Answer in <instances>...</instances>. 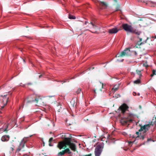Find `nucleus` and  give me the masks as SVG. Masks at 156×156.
<instances>
[{"mask_svg":"<svg viewBox=\"0 0 156 156\" xmlns=\"http://www.w3.org/2000/svg\"><path fill=\"white\" fill-rule=\"evenodd\" d=\"M87 27L88 28H93L96 30L97 29V27L94 25L92 22H90V23H89L87 26Z\"/></svg>","mask_w":156,"mask_h":156,"instance_id":"nucleus-15","label":"nucleus"},{"mask_svg":"<svg viewBox=\"0 0 156 156\" xmlns=\"http://www.w3.org/2000/svg\"><path fill=\"white\" fill-rule=\"evenodd\" d=\"M99 3L102 5V6H105L106 7L107 6V4L105 2L101 1H99Z\"/></svg>","mask_w":156,"mask_h":156,"instance_id":"nucleus-18","label":"nucleus"},{"mask_svg":"<svg viewBox=\"0 0 156 156\" xmlns=\"http://www.w3.org/2000/svg\"><path fill=\"white\" fill-rule=\"evenodd\" d=\"M49 146H53V145L51 144V142H49Z\"/></svg>","mask_w":156,"mask_h":156,"instance_id":"nucleus-32","label":"nucleus"},{"mask_svg":"<svg viewBox=\"0 0 156 156\" xmlns=\"http://www.w3.org/2000/svg\"><path fill=\"white\" fill-rule=\"evenodd\" d=\"M94 94H96V90H94Z\"/></svg>","mask_w":156,"mask_h":156,"instance_id":"nucleus-36","label":"nucleus"},{"mask_svg":"<svg viewBox=\"0 0 156 156\" xmlns=\"http://www.w3.org/2000/svg\"><path fill=\"white\" fill-rule=\"evenodd\" d=\"M28 84H31V83H28Z\"/></svg>","mask_w":156,"mask_h":156,"instance_id":"nucleus-41","label":"nucleus"},{"mask_svg":"<svg viewBox=\"0 0 156 156\" xmlns=\"http://www.w3.org/2000/svg\"><path fill=\"white\" fill-rule=\"evenodd\" d=\"M134 52L136 54V51H131L129 48H127L123 51L121 54L119 53L116 55V57H122L125 55H130L133 52Z\"/></svg>","mask_w":156,"mask_h":156,"instance_id":"nucleus-3","label":"nucleus"},{"mask_svg":"<svg viewBox=\"0 0 156 156\" xmlns=\"http://www.w3.org/2000/svg\"><path fill=\"white\" fill-rule=\"evenodd\" d=\"M156 122V121H154V122ZM153 123L152 121L150 124H147L144 125L143 126H140V128L139 129V132H142L143 133H145L146 132H147L150 129V125L152 124L153 125H154V124H155V123L154 122V124H152Z\"/></svg>","mask_w":156,"mask_h":156,"instance_id":"nucleus-4","label":"nucleus"},{"mask_svg":"<svg viewBox=\"0 0 156 156\" xmlns=\"http://www.w3.org/2000/svg\"><path fill=\"white\" fill-rule=\"evenodd\" d=\"M120 84V83H119L118 85L116 87V85H115L114 86V87L112 88V91L113 92H115L116 91L118 90V87L119 86Z\"/></svg>","mask_w":156,"mask_h":156,"instance_id":"nucleus-16","label":"nucleus"},{"mask_svg":"<svg viewBox=\"0 0 156 156\" xmlns=\"http://www.w3.org/2000/svg\"><path fill=\"white\" fill-rule=\"evenodd\" d=\"M130 33L135 34L137 35H139L141 33V32L140 31H138L137 29H133H133L132 30V32Z\"/></svg>","mask_w":156,"mask_h":156,"instance_id":"nucleus-14","label":"nucleus"},{"mask_svg":"<svg viewBox=\"0 0 156 156\" xmlns=\"http://www.w3.org/2000/svg\"><path fill=\"white\" fill-rule=\"evenodd\" d=\"M9 139V136L8 135H4L1 138V140L2 141L5 142L8 141Z\"/></svg>","mask_w":156,"mask_h":156,"instance_id":"nucleus-13","label":"nucleus"},{"mask_svg":"<svg viewBox=\"0 0 156 156\" xmlns=\"http://www.w3.org/2000/svg\"><path fill=\"white\" fill-rule=\"evenodd\" d=\"M19 86H21V84H20L19 85Z\"/></svg>","mask_w":156,"mask_h":156,"instance_id":"nucleus-45","label":"nucleus"},{"mask_svg":"<svg viewBox=\"0 0 156 156\" xmlns=\"http://www.w3.org/2000/svg\"><path fill=\"white\" fill-rule=\"evenodd\" d=\"M42 76V75H40L39 76V78H41Z\"/></svg>","mask_w":156,"mask_h":156,"instance_id":"nucleus-39","label":"nucleus"},{"mask_svg":"<svg viewBox=\"0 0 156 156\" xmlns=\"http://www.w3.org/2000/svg\"><path fill=\"white\" fill-rule=\"evenodd\" d=\"M65 153V152H64V151H62L58 153V155L62 156L64 155Z\"/></svg>","mask_w":156,"mask_h":156,"instance_id":"nucleus-24","label":"nucleus"},{"mask_svg":"<svg viewBox=\"0 0 156 156\" xmlns=\"http://www.w3.org/2000/svg\"><path fill=\"white\" fill-rule=\"evenodd\" d=\"M152 141V140L151 139H147V142H149V141Z\"/></svg>","mask_w":156,"mask_h":156,"instance_id":"nucleus-28","label":"nucleus"},{"mask_svg":"<svg viewBox=\"0 0 156 156\" xmlns=\"http://www.w3.org/2000/svg\"><path fill=\"white\" fill-rule=\"evenodd\" d=\"M138 38H139L140 40L137 41V44L139 45H142L144 44L147 42V41L148 39L147 37V38L146 39L145 41H143L141 42L142 41V38H140L139 37H138Z\"/></svg>","mask_w":156,"mask_h":156,"instance_id":"nucleus-12","label":"nucleus"},{"mask_svg":"<svg viewBox=\"0 0 156 156\" xmlns=\"http://www.w3.org/2000/svg\"><path fill=\"white\" fill-rule=\"evenodd\" d=\"M64 151L65 152V153H67L69 154H70L71 153V152L70 151L69 149V148L65 149Z\"/></svg>","mask_w":156,"mask_h":156,"instance_id":"nucleus-22","label":"nucleus"},{"mask_svg":"<svg viewBox=\"0 0 156 156\" xmlns=\"http://www.w3.org/2000/svg\"><path fill=\"white\" fill-rule=\"evenodd\" d=\"M53 138L52 137H51V138H50L49 140V142H51L53 140Z\"/></svg>","mask_w":156,"mask_h":156,"instance_id":"nucleus-27","label":"nucleus"},{"mask_svg":"<svg viewBox=\"0 0 156 156\" xmlns=\"http://www.w3.org/2000/svg\"><path fill=\"white\" fill-rule=\"evenodd\" d=\"M124 60L123 59L122 60H119L118 59L117 60L118 62H122Z\"/></svg>","mask_w":156,"mask_h":156,"instance_id":"nucleus-33","label":"nucleus"},{"mask_svg":"<svg viewBox=\"0 0 156 156\" xmlns=\"http://www.w3.org/2000/svg\"><path fill=\"white\" fill-rule=\"evenodd\" d=\"M8 128V126H7L4 129V131H7V129Z\"/></svg>","mask_w":156,"mask_h":156,"instance_id":"nucleus-29","label":"nucleus"},{"mask_svg":"<svg viewBox=\"0 0 156 156\" xmlns=\"http://www.w3.org/2000/svg\"><path fill=\"white\" fill-rule=\"evenodd\" d=\"M29 100L27 101L28 102H35L37 103L40 99V98L38 96H37L34 94L29 96Z\"/></svg>","mask_w":156,"mask_h":156,"instance_id":"nucleus-7","label":"nucleus"},{"mask_svg":"<svg viewBox=\"0 0 156 156\" xmlns=\"http://www.w3.org/2000/svg\"><path fill=\"white\" fill-rule=\"evenodd\" d=\"M147 138L146 135L145 133H140L139 135L137 136L136 137L135 140L133 141H129V146H131L132 144L136 140H144L145 138Z\"/></svg>","mask_w":156,"mask_h":156,"instance_id":"nucleus-5","label":"nucleus"},{"mask_svg":"<svg viewBox=\"0 0 156 156\" xmlns=\"http://www.w3.org/2000/svg\"><path fill=\"white\" fill-rule=\"evenodd\" d=\"M139 96L140 95V94L139 93H138L137 94Z\"/></svg>","mask_w":156,"mask_h":156,"instance_id":"nucleus-40","label":"nucleus"},{"mask_svg":"<svg viewBox=\"0 0 156 156\" xmlns=\"http://www.w3.org/2000/svg\"><path fill=\"white\" fill-rule=\"evenodd\" d=\"M135 116V115L132 114L129 115V116L127 118H122L121 120V122L123 125H129V123L133 122V118Z\"/></svg>","mask_w":156,"mask_h":156,"instance_id":"nucleus-2","label":"nucleus"},{"mask_svg":"<svg viewBox=\"0 0 156 156\" xmlns=\"http://www.w3.org/2000/svg\"><path fill=\"white\" fill-rule=\"evenodd\" d=\"M103 147L101 145H98L95 150V154L96 156H100L101 154Z\"/></svg>","mask_w":156,"mask_h":156,"instance_id":"nucleus-8","label":"nucleus"},{"mask_svg":"<svg viewBox=\"0 0 156 156\" xmlns=\"http://www.w3.org/2000/svg\"><path fill=\"white\" fill-rule=\"evenodd\" d=\"M84 156H91V154H88L85 155Z\"/></svg>","mask_w":156,"mask_h":156,"instance_id":"nucleus-31","label":"nucleus"},{"mask_svg":"<svg viewBox=\"0 0 156 156\" xmlns=\"http://www.w3.org/2000/svg\"><path fill=\"white\" fill-rule=\"evenodd\" d=\"M23 61L24 62L25 61H24V59H23Z\"/></svg>","mask_w":156,"mask_h":156,"instance_id":"nucleus-46","label":"nucleus"},{"mask_svg":"<svg viewBox=\"0 0 156 156\" xmlns=\"http://www.w3.org/2000/svg\"><path fill=\"white\" fill-rule=\"evenodd\" d=\"M69 18L70 19H75L76 18L75 16L71 14L69 15Z\"/></svg>","mask_w":156,"mask_h":156,"instance_id":"nucleus-19","label":"nucleus"},{"mask_svg":"<svg viewBox=\"0 0 156 156\" xmlns=\"http://www.w3.org/2000/svg\"><path fill=\"white\" fill-rule=\"evenodd\" d=\"M128 108V107L126 105L123 104L119 108L118 110H120L121 111V112L124 114Z\"/></svg>","mask_w":156,"mask_h":156,"instance_id":"nucleus-10","label":"nucleus"},{"mask_svg":"<svg viewBox=\"0 0 156 156\" xmlns=\"http://www.w3.org/2000/svg\"><path fill=\"white\" fill-rule=\"evenodd\" d=\"M119 31V30L116 27H115L109 29L108 30V32L109 34H115L118 32Z\"/></svg>","mask_w":156,"mask_h":156,"instance_id":"nucleus-11","label":"nucleus"},{"mask_svg":"<svg viewBox=\"0 0 156 156\" xmlns=\"http://www.w3.org/2000/svg\"><path fill=\"white\" fill-rule=\"evenodd\" d=\"M88 23V22L87 21H86L85 23V24L87 25V24Z\"/></svg>","mask_w":156,"mask_h":156,"instance_id":"nucleus-34","label":"nucleus"},{"mask_svg":"<svg viewBox=\"0 0 156 156\" xmlns=\"http://www.w3.org/2000/svg\"><path fill=\"white\" fill-rule=\"evenodd\" d=\"M152 37L153 38H156V36L155 35L154 36H153Z\"/></svg>","mask_w":156,"mask_h":156,"instance_id":"nucleus-37","label":"nucleus"},{"mask_svg":"<svg viewBox=\"0 0 156 156\" xmlns=\"http://www.w3.org/2000/svg\"><path fill=\"white\" fill-rule=\"evenodd\" d=\"M140 83V81L139 79H138L137 80L134 81L133 83L135 84H138Z\"/></svg>","mask_w":156,"mask_h":156,"instance_id":"nucleus-21","label":"nucleus"},{"mask_svg":"<svg viewBox=\"0 0 156 156\" xmlns=\"http://www.w3.org/2000/svg\"><path fill=\"white\" fill-rule=\"evenodd\" d=\"M66 145H68L72 150L75 151L76 150V144L71 142V138H66L64 142H59L58 145V147L61 149H65L66 147Z\"/></svg>","mask_w":156,"mask_h":156,"instance_id":"nucleus-1","label":"nucleus"},{"mask_svg":"<svg viewBox=\"0 0 156 156\" xmlns=\"http://www.w3.org/2000/svg\"><path fill=\"white\" fill-rule=\"evenodd\" d=\"M54 96L53 95V96H49L48 97H54Z\"/></svg>","mask_w":156,"mask_h":156,"instance_id":"nucleus-38","label":"nucleus"},{"mask_svg":"<svg viewBox=\"0 0 156 156\" xmlns=\"http://www.w3.org/2000/svg\"><path fill=\"white\" fill-rule=\"evenodd\" d=\"M119 10L118 9H117L116 10V11H117V10Z\"/></svg>","mask_w":156,"mask_h":156,"instance_id":"nucleus-42","label":"nucleus"},{"mask_svg":"<svg viewBox=\"0 0 156 156\" xmlns=\"http://www.w3.org/2000/svg\"><path fill=\"white\" fill-rule=\"evenodd\" d=\"M140 132H139V131L138 132H137L136 133V134L138 136V135H139V134H140V133H139Z\"/></svg>","mask_w":156,"mask_h":156,"instance_id":"nucleus-30","label":"nucleus"},{"mask_svg":"<svg viewBox=\"0 0 156 156\" xmlns=\"http://www.w3.org/2000/svg\"><path fill=\"white\" fill-rule=\"evenodd\" d=\"M133 95L134 96H135V95H136V93H135V92H134L133 93Z\"/></svg>","mask_w":156,"mask_h":156,"instance_id":"nucleus-35","label":"nucleus"},{"mask_svg":"<svg viewBox=\"0 0 156 156\" xmlns=\"http://www.w3.org/2000/svg\"><path fill=\"white\" fill-rule=\"evenodd\" d=\"M32 136V135H31L29 137H25L22 140L19 145V147L17 150V151L19 152L24 147L25 143L27 141V139L29 137H31Z\"/></svg>","mask_w":156,"mask_h":156,"instance_id":"nucleus-6","label":"nucleus"},{"mask_svg":"<svg viewBox=\"0 0 156 156\" xmlns=\"http://www.w3.org/2000/svg\"><path fill=\"white\" fill-rule=\"evenodd\" d=\"M80 91H81V90L80 89H78V90L76 92H77V93L78 94H79L80 93Z\"/></svg>","mask_w":156,"mask_h":156,"instance_id":"nucleus-26","label":"nucleus"},{"mask_svg":"<svg viewBox=\"0 0 156 156\" xmlns=\"http://www.w3.org/2000/svg\"><path fill=\"white\" fill-rule=\"evenodd\" d=\"M156 75V71L154 69L152 70V73L151 74V76L152 77L154 75Z\"/></svg>","mask_w":156,"mask_h":156,"instance_id":"nucleus-23","label":"nucleus"},{"mask_svg":"<svg viewBox=\"0 0 156 156\" xmlns=\"http://www.w3.org/2000/svg\"><path fill=\"white\" fill-rule=\"evenodd\" d=\"M70 104L72 107L76 106V103L74 99H73L70 101Z\"/></svg>","mask_w":156,"mask_h":156,"instance_id":"nucleus-17","label":"nucleus"},{"mask_svg":"<svg viewBox=\"0 0 156 156\" xmlns=\"http://www.w3.org/2000/svg\"><path fill=\"white\" fill-rule=\"evenodd\" d=\"M122 26L123 29L126 31L130 33L132 32V30L133 27L131 25L127 23H124L122 24Z\"/></svg>","mask_w":156,"mask_h":156,"instance_id":"nucleus-9","label":"nucleus"},{"mask_svg":"<svg viewBox=\"0 0 156 156\" xmlns=\"http://www.w3.org/2000/svg\"><path fill=\"white\" fill-rule=\"evenodd\" d=\"M151 3L153 4L151 6L154 7V5H156V2H153L151 1H148V3Z\"/></svg>","mask_w":156,"mask_h":156,"instance_id":"nucleus-20","label":"nucleus"},{"mask_svg":"<svg viewBox=\"0 0 156 156\" xmlns=\"http://www.w3.org/2000/svg\"><path fill=\"white\" fill-rule=\"evenodd\" d=\"M103 84H102V87L103 88Z\"/></svg>","mask_w":156,"mask_h":156,"instance_id":"nucleus-44","label":"nucleus"},{"mask_svg":"<svg viewBox=\"0 0 156 156\" xmlns=\"http://www.w3.org/2000/svg\"><path fill=\"white\" fill-rule=\"evenodd\" d=\"M86 29V30H89L88 29Z\"/></svg>","mask_w":156,"mask_h":156,"instance_id":"nucleus-43","label":"nucleus"},{"mask_svg":"<svg viewBox=\"0 0 156 156\" xmlns=\"http://www.w3.org/2000/svg\"><path fill=\"white\" fill-rule=\"evenodd\" d=\"M139 73L138 72V71H137V73L138 74L139 77H140L141 76V74L140 73V72L139 71H138Z\"/></svg>","mask_w":156,"mask_h":156,"instance_id":"nucleus-25","label":"nucleus"},{"mask_svg":"<svg viewBox=\"0 0 156 156\" xmlns=\"http://www.w3.org/2000/svg\"><path fill=\"white\" fill-rule=\"evenodd\" d=\"M114 0L115 1H116V0Z\"/></svg>","mask_w":156,"mask_h":156,"instance_id":"nucleus-47","label":"nucleus"}]
</instances>
